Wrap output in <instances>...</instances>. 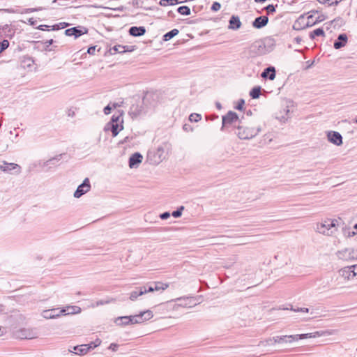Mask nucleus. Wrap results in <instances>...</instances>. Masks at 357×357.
<instances>
[{
    "label": "nucleus",
    "mask_w": 357,
    "mask_h": 357,
    "mask_svg": "<svg viewBox=\"0 0 357 357\" xmlns=\"http://www.w3.org/2000/svg\"><path fill=\"white\" fill-rule=\"evenodd\" d=\"M36 333L30 328H21L15 332V336L20 339H32Z\"/></svg>",
    "instance_id": "9d476101"
},
{
    "label": "nucleus",
    "mask_w": 357,
    "mask_h": 357,
    "mask_svg": "<svg viewBox=\"0 0 357 357\" xmlns=\"http://www.w3.org/2000/svg\"><path fill=\"white\" fill-rule=\"evenodd\" d=\"M320 336L319 332H315L314 333H305L301 335H283V336H275V340H273L276 344L282 343H291L294 341L305 338H312Z\"/></svg>",
    "instance_id": "7ed1b4c3"
},
{
    "label": "nucleus",
    "mask_w": 357,
    "mask_h": 357,
    "mask_svg": "<svg viewBox=\"0 0 357 357\" xmlns=\"http://www.w3.org/2000/svg\"><path fill=\"white\" fill-rule=\"evenodd\" d=\"M113 50L116 53H123L127 51V50H126V46H123V45H115L113 47Z\"/></svg>",
    "instance_id": "f704fd0d"
},
{
    "label": "nucleus",
    "mask_w": 357,
    "mask_h": 357,
    "mask_svg": "<svg viewBox=\"0 0 357 357\" xmlns=\"http://www.w3.org/2000/svg\"><path fill=\"white\" fill-rule=\"evenodd\" d=\"M131 319L130 316H123L119 317L116 318L114 321L115 324L119 326H125L128 325H131Z\"/></svg>",
    "instance_id": "6ab92c4d"
},
{
    "label": "nucleus",
    "mask_w": 357,
    "mask_h": 357,
    "mask_svg": "<svg viewBox=\"0 0 357 357\" xmlns=\"http://www.w3.org/2000/svg\"><path fill=\"white\" fill-rule=\"evenodd\" d=\"M336 222V220L326 219L317 224L316 231L326 236H332L337 230Z\"/></svg>",
    "instance_id": "f257e3e1"
},
{
    "label": "nucleus",
    "mask_w": 357,
    "mask_h": 357,
    "mask_svg": "<svg viewBox=\"0 0 357 357\" xmlns=\"http://www.w3.org/2000/svg\"><path fill=\"white\" fill-rule=\"evenodd\" d=\"M273 340H275V337L268 338V339H266L264 341L260 342L259 344L260 345H263V346H272V345H274L275 344H276V342H275L273 341Z\"/></svg>",
    "instance_id": "473e14b6"
},
{
    "label": "nucleus",
    "mask_w": 357,
    "mask_h": 357,
    "mask_svg": "<svg viewBox=\"0 0 357 357\" xmlns=\"http://www.w3.org/2000/svg\"><path fill=\"white\" fill-rule=\"evenodd\" d=\"M265 10L267 11L268 14L273 13L275 12V7L273 5H268L265 8Z\"/></svg>",
    "instance_id": "58836bf2"
},
{
    "label": "nucleus",
    "mask_w": 357,
    "mask_h": 357,
    "mask_svg": "<svg viewBox=\"0 0 357 357\" xmlns=\"http://www.w3.org/2000/svg\"><path fill=\"white\" fill-rule=\"evenodd\" d=\"M124 9V7L123 6H120V7H118V8H114L113 10H116V11H123Z\"/></svg>",
    "instance_id": "5fc2aeb1"
},
{
    "label": "nucleus",
    "mask_w": 357,
    "mask_h": 357,
    "mask_svg": "<svg viewBox=\"0 0 357 357\" xmlns=\"http://www.w3.org/2000/svg\"><path fill=\"white\" fill-rule=\"evenodd\" d=\"M268 22L267 16H260L257 17L252 22V26L256 29H261L265 26Z\"/></svg>",
    "instance_id": "4468645a"
},
{
    "label": "nucleus",
    "mask_w": 357,
    "mask_h": 357,
    "mask_svg": "<svg viewBox=\"0 0 357 357\" xmlns=\"http://www.w3.org/2000/svg\"><path fill=\"white\" fill-rule=\"evenodd\" d=\"M190 13V9L188 6H180V14L188 15Z\"/></svg>",
    "instance_id": "c9c22d12"
},
{
    "label": "nucleus",
    "mask_w": 357,
    "mask_h": 357,
    "mask_svg": "<svg viewBox=\"0 0 357 357\" xmlns=\"http://www.w3.org/2000/svg\"><path fill=\"white\" fill-rule=\"evenodd\" d=\"M170 215H171V214L169 212H165L160 215V218L162 220H167V218H169L170 217Z\"/></svg>",
    "instance_id": "79ce46f5"
},
{
    "label": "nucleus",
    "mask_w": 357,
    "mask_h": 357,
    "mask_svg": "<svg viewBox=\"0 0 357 357\" xmlns=\"http://www.w3.org/2000/svg\"><path fill=\"white\" fill-rule=\"evenodd\" d=\"M64 309L66 310L65 314H77L81 312V308L78 306H68Z\"/></svg>",
    "instance_id": "393cba45"
},
{
    "label": "nucleus",
    "mask_w": 357,
    "mask_h": 357,
    "mask_svg": "<svg viewBox=\"0 0 357 357\" xmlns=\"http://www.w3.org/2000/svg\"><path fill=\"white\" fill-rule=\"evenodd\" d=\"M295 312H308L309 309L306 307H298L297 309H291Z\"/></svg>",
    "instance_id": "49530a36"
},
{
    "label": "nucleus",
    "mask_w": 357,
    "mask_h": 357,
    "mask_svg": "<svg viewBox=\"0 0 357 357\" xmlns=\"http://www.w3.org/2000/svg\"><path fill=\"white\" fill-rule=\"evenodd\" d=\"M153 317V312L147 310L140 312L138 314L130 315L131 325L144 323Z\"/></svg>",
    "instance_id": "39448f33"
},
{
    "label": "nucleus",
    "mask_w": 357,
    "mask_h": 357,
    "mask_svg": "<svg viewBox=\"0 0 357 357\" xmlns=\"http://www.w3.org/2000/svg\"><path fill=\"white\" fill-rule=\"evenodd\" d=\"M284 111L285 112L286 114L288 115L289 112V109H288V107H286Z\"/></svg>",
    "instance_id": "bf43d9fd"
},
{
    "label": "nucleus",
    "mask_w": 357,
    "mask_h": 357,
    "mask_svg": "<svg viewBox=\"0 0 357 357\" xmlns=\"http://www.w3.org/2000/svg\"><path fill=\"white\" fill-rule=\"evenodd\" d=\"M96 51V46H91L88 48L87 52L89 54H94Z\"/></svg>",
    "instance_id": "09e8293b"
},
{
    "label": "nucleus",
    "mask_w": 357,
    "mask_h": 357,
    "mask_svg": "<svg viewBox=\"0 0 357 357\" xmlns=\"http://www.w3.org/2000/svg\"><path fill=\"white\" fill-rule=\"evenodd\" d=\"M118 348H119V344H117L116 343H112L109 346V349H111L113 351H117Z\"/></svg>",
    "instance_id": "de8ad7c7"
},
{
    "label": "nucleus",
    "mask_w": 357,
    "mask_h": 357,
    "mask_svg": "<svg viewBox=\"0 0 357 357\" xmlns=\"http://www.w3.org/2000/svg\"><path fill=\"white\" fill-rule=\"evenodd\" d=\"M114 301H115L114 298H109V299H106V300H100V301H97L96 303L92 304V307H98L99 305L109 304V303L114 302Z\"/></svg>",
    "instance_id": "c85d7f7f"
},
{
    "label": "nucleus",
    "mask_w": 357,
    "mask_h": 357,
    "mask_svg": "<svg viewBox=\"0 0 357 357\" xmlns=\"http://www.w3.org/2000/svg\"><path fill=\"white\" fill-rule=\"evenodd\" d=\"M4 333V328H0V336L2 335Z\"/></svg>",
    "instance_id": "13d9d810"
},
{
    "label": "nucleus",
    "mask_w": 357,
    "mask_h": 357,
    "mask_svg": "<svg viewBox=\"0 0 357 357\" xmlns=\"http://www.w3.org/2000/svg\"><path fill=\"white\" fill-rule=\"evenodd\" d=\"M351 268V272L353 273L354 277L357 276V264L349 266Z\"/></svg>",
    "instance_id": "a18cd8bd"
},
{
    "label": "nucleus",
    "mask_w": 357,
    "mask_h": 357,
    "mask_svg": "<svg viewBox=\"0 0 357 357\" xmlns=\"http://www.w3.org/2000/svg\"><path fill=\"white\" fill-rule=\"evenodd\" d=\"M261 77L263 78H267L270 80H273L275 77V70L274 67H268L266 68L263 73H261Z\"/></svg>",
    "instance_id": "b1692460"
},
{
    "label": "nucleus",
    "mask_w": 357,
    "mask_h": 357,
    "mask_svg": "<svg viewBox=\"0 0 357 357\" xmlns=\"http://www.w3.org/2000/svg\"><path fill=\"white\" fill-rule=\"evenodd\" d=\"M184 209V207L183 206H180V217L182 215V211Z\"/></svg>",
    "instance_id": "052dcab7"
},
{
    "label": "nucleus",
    "mask_w": 357,
    "mask_h": 357,
    "mask_svg": "<svg viewBox=\"0 0 357 357\" xmlns=\"http://www.w3.org/2000/svg\"><path fill=\"white\" fill-rule=\"evenodd\" d=\"M202 119V115L197 113L191 114L189 116V121L190 122H198Z\"/></svg>",
    "instance_id": "72a5a7b5"
},
{
    "label": "nucleus",
    "mask_w": 357,
    "mask_h": 357,
    "mask_svg": "<svg viewBox=\"0 0 357 357\" xmlns=\"http://www.w3.org/2000/svg\"><path fill=\"white\" fill-rule=\"evenodd\" d=\"M56 0H54V1H56Z\"/></svg>",
    "instance_id": "774afa93"
},
{
    "label": "nucleus",
    "mask_w": 357,
    "mask_h": 357,
    "mask_svg": "<svg viewBox=\"0 0 357 357\" xmlns=\"http://www.w3.org/2000/svg\"><path fill=\"white\" fill-rule=\"evenodd\" d=\"M221 4L218 2H214L211 6V10L213 11H218L220 9Z\"/></svg>",
    "instance_id": "a19ab883"
},
{
    "label": "nucleus",
    "mask_w": 357,
    "mask_h": 357,
    "mask_svg": "<svg viewBox=\"0 0 357 357\" xmlns=\"http://www.w3.org/2000/svg\"><path fill=\"white\" fill-rule=\"evenodd\" d=\"M47 27H48V26H47V25H45V24H43V25H40V26H38V29L44 31V30H45V29H46V28H47Z\"/></svg>",
    "instance_id": "864d4df0"
},
{
    "label": "nucleus",
    "mask_w": 357,
    "mask_h": 357,
    "mask_svg": "<svg viewBox=\"0 0 357 357\" xmlns=\"http://www.w3.org/2000/svg\"><path fill=\"white\" fill-rule=\"evenodd\" d=\"M137 4H138V1H137V0H135V2H133V5L135 6Z\"/></svg>",
    "instance_id": "e2e57ef3"
},
{
    "label": "nucleus",
    "mask_w": 357,
    "mask_h": 357,
    "mask_svg": "<svg viewBox=\"0 0 357 357\" xmlns=\"http://www.w3.org/2000/svg\"><path fill=\"white\" fill-rule=\"evenodd\" d=\"M90 189L91 185L89 179L88 178H86L84 180L83 183L77 187V190L74 192V197L76 198H79L83 195L89 192Z\"/></svg>",
    "instance_id": "6e6552de"
},
{
    "label": "nucleus",
    "mask_w": 357,
    "mask_h": 357,
    "mask_svg": "<svg viewBox=\"0 0 357 357\" xmlns=\"http://www.w3.org/2000/svg\"><path fill=\"white\" fill-rule=\"evenodd\" d=\"M187 0H180V3L185 2Z\"/></svg>",
    "instance_id": "0e129e2a"
},
{
    "label": "nucleus",
    "mask_w": 357,
    "mask_h": 357,
    "mask_svg": "<svg viewBox=\"0 0 357 357\" xmlns=\"http://www.w3.org/2000/svg\"><path fill=\"white\" fill-rule=\"evenodd\" d=\"M202 301V298L201 296H181L180 297V307H192L201 303Z\"/></svg>",
    "instance_id": "423d86ee"
},
{
    "label": "nucleus",
    "mask_w": 357,
    "mask_h": 357,
    "mask_svg": "<svg viewBox=\"0 0 357 357\" xmlns=\"http://www.w3.org/2000/svg\"><path fill=\"white\" fill-rule=\"evenodd\" d=\"M123 129V126L122 124H119V123H112V127H111V131L112 132V135L114 137H116L120 130H121Z\"/></svg>",
    "instance_id": "a878e982"
},
{
    "label": "nucleus",
    "mask_w": 357,
    "mask_h": 357,
    "mask_svg": "<svg viewBox=\"0 0 357 357\" xmlns=\"http://www.w3.org/2000/svg\"><path fill=\"white\" fill-rule=\"evenodd\" d=\"M236 135L241 139H249L255 137L260 131L259 128L244 126L241 121L236 127Z\"/></svg>",
    "instance_id": "f03ea898"
},
{
    "label": "nucleus",
    "mask_w": 357,
    "mask_h": 357,
    "mask_svg": "<svg viewBox=\"0 0 357 357\" xmlns=\"http://www.w3.org/2000/svg\"><path fill=\"white\" fill-rule=\"evenodd\" d=\"M73 349L75 351V354L84 355L92 349V346L91 344H82L80 346H75Z\"/></svg>",
    "instance_id": "4be33fe9"
},
{
    "label": "nucleus",
    "mask_w": 357,
    "mask_h": 357,
    "mask_svg": "<svg viewBox=\"0 0 357 357\" xmlns=\"http://www.w3.org/2000/svg\"><path fill=\"white\" fill-rule=\"evenodd\" d=\"M18 169V173H20L21 172V167L15 163H8L6 161L3 162L2 165H0V169H1L3 172H6L7 170L10 169Z\"/></svg>",
    "instance_id": "5701e85b"
},
{
    "label": "nucleus",
    "mask_w": 357,
    "mask_h": 357,
    "mask_svg": "<svg viewBox=\"0 0 357 357\" xmlns=\"http://www.w3.org/2000/svg\"><path fill=\"white\" fill-rule=\"evenodd\" d=\"M146 33V29L144 26H132L129 29V33L135 37L142 36Z\"/></svg>",
    "instance_id": "aec40b11"
},
{
    "label": "nucleus",
    "mask_w": 357,
    "mask_h": 357,
    "mask_svg": "<svg viewBox=\"0 0 357 357\" xmlns=\"http://www.w3.org/2000/svg\"><path fill=\"white\" fill-rule=\"evenodd\" d=\"M351 268L349 266L340 268L338 271L340 276L346 281L352 280L354 277Z\"/></svg>",
    "instance_id": "ddd939ff"
},
{
    "label": "nucleus",
    "mask_w": 357,
    "mask_h": 357,
    "mask_svg": "<svg viewBox=\"0 0 357 357\" xmlns=\"http://www.w3.org/2000/svg\"><path fill=\"white\" fill-rule=\"evenodd\" d=\"M9 46V42L7 40H3L0 43V52H2Z\"/></svg>",
    "instance_id": "e433bc0d"
},
{
    "label": "nucleus",
    "mask_w": 357,
    "mask_h": 357,
    "mask_svg": "<svg viewBox=\"0 0 357 357\" xmlns=\"http://www.w3.org/2000/svg\"><path fill=\"white\" fill-rule=\"evenodd\" d=\"M138 106L132 105L130 108V114L134 116L139 114L140 111L137 109Z\"/></svg>",
    "instance_id": "4c0bfd02"
},
{
    "label": "nucleus",
    "mask_w": 357,
    "mask_h": 357,
    "mask_svg": "<svg viewBox=\"0 0 357 357\" xmlns=\"http://www.w3.org/2000/svg\"><path fill=\"white\" fill-rule=\"evenodd\" d=\"M172 215L174 218H178V208L174 211L172 213Z\"/></svg>",
    "instance_id": "3c124183"
},
{
    "label": "nucleus",
    "mask_w": 357,
    "mask_h": 357,
    "mask_svg": "<svg viewBox=\"0 0 357 357\" xmlns=\"http://www.w3.org/2000/svg\"><path fill=\"white\" fill-rule=\"evenodd\" d=\"M111 110H112V107H110L109 105H107L105 108H104V113L105 114H109L110 112H111Z\"/></svg>",
    "instance_id": "8fccbe9b"
},
{
    "label": "nucleus",
    "mask_w": 357,
    "mask_h": 357,
    "mask_svg": "<svg viewBox=\"0 0 357 357\" xmlns=\"http://www.w3.org/2000/svg\"><path fill=\"white\" fill-rule=\"evenodd\" d=\"M245 104L244 100L241 99L239 100L238 104L236 106V109L238 110H241L243 109V105Z\"/></svg>",
    "instance_id": "c03bdc74"
},
{
    "label": "nucleus",
    "mask_w": 357,
    "mask_h": 357,
    "mask_svg": "<svg viewBox=\"0 0 357 357\" xmlns=\"http://www.w3.org/2000/svg\"><path fill=\"white\" fill-rule=\"evenodd\" d=\"M228 28L231 30H237L241 26V22L238 16L232 15L229 22Z\"/></svg>",
    "instance_id": "dca6fc26"
},
{
    "label": "nucleus",
    "mask_w": 357,
    "mask_h": 357,
    "mask_svg": "<svg viewBox=\"0 0 357 357\" xmlns=\"http://www.w3.org/2000/svg\"><path fill=\"white\" fill-rule=\"evenodd\" d=\"M146 293L153 292L154 291H162L165 290L168 287V284L162 283L160 282H153L150 284H147L145 286Z\"/></svg>",
    "instance_id": "9b49d317"
},
{
    "label": "nucleus",
    "mask_w": 357,
    "mask_h": 357,
    "mask_svg": "<svg viewBox=\"0 0 357 357\" xmlns=\"http://www.w3.org/2000/svg\"><path fill=\"white\" fill-rule=\"evenodd\" d=\"M146 294V287H140L136 288L135 290L132 291L130 294V299L132 301H135L139 296H142Z\"/></svg>",
    "instance_id": "a211bd4d"
},
{
    "label": "nucleus",
    "mask_w": 357,
    "mask_h": 357,
    "mask_svg": "<svg viewBox=\"0 0 357 357\" xmlns=\"http://www.w3.org/2000/svg\"><path fill=\"white\" fill-rule=\"evenodd\" d=\"M216 107H217V108H218V109H221V107H221V105H220V102H217V103H216Z\"/></svg>",
    "instance_id": "4d7b16f0"
},
{
    "label": "nucleus",
    "mask_w": 357,
    "mask_h": 357,
    "mask_svg": "<svg viewBox=\"0 0 357 357\" xmlns=\"http://www.w3.org/2000/svg\"><path fill=\"white\" fill-rule=\"evenodd\" d=\"M123 118L122 114H119L118 115L114 114L112 117V123H119L122 124Z\"/></svg>",
    "instance_id": "2f4dec72"
},
{
    "label": "nucleus",
    "mask_w": 357,
    "mask_h": 357,
    "mask_svg": "<svg viewBox=\"0 0 357 357\" xmlns=\"http://www.w3.org/2000/svg\"><path fill=\"white\" fill-rule=\"evenodd\" d=\"M102 341L98 338L96 339L94 342H92L91 343H89V344H91L92 346V349L98 347L99 345H100Z\"/></svg>",
    "instance_id": "ea45409f"
},
{
    "label": "nucleus",
    "mask_w": 357,
    "mask_h": 357,
    "mask_svg": "<svg viewBox=\"0 0 357 357\" xmlns=\"http://www.w3.org/2000/svg\"><path fill=\"white\" fill-rule=\"evenodd\" d=\"M178 33V30L176 29H172V31H170L169 32L165 33L164 36H163V39L165 41H167V40H169L170 39H172L173 37H174L175 36H176L177 34Z\"/></svg>",
    "instance_id": "bb28decb"
},
{
    "label": "nucleus",
    "mask_w": 357,
    "mask_h": 357,
    "mask_svg": "<svg viewBox=\"0 0 357 357\" xmlns=\"http://www.w3.org/2000/svg\"><path fill=\"white\" fill-rule=\"evenodd\" d=\"M86 33H87V30L86 29H85L84 31H83L82 29H79L77 27L70 28L65 31V33L66 36H74L75 38L79 37L80 36H82Z\"/></svg>",
    "instance_id": "2eb2a0df"
},
{
    "label": "nucleus",
    "mask_w": 357,
    "mask_h": 357,
    "mask_svg": "<svg viewBox=\"0 0 357 357\" xmlns=\"http://www.w3.org/2000/svg\"><path fill=\"white\" fill-rule=\"evenodd\" d=\"M159 3L162 6H167L168 5L178 4V0H160Z\"/></svg>",
    "instance_id": "7c9ffc66"
},
{
    "label": "nucleus",
    "mask_w": 357,
    "mask_h": 357,
    "mask_svg": "<svg viewBox=\"0 0 357 357\" xmlns=\"http://www.w3.org/2000/svg\"><path fill=\"white\" fill-rule=\"evenodd\" d=\"M260 93H261V89L260 87H255L253 88L250 92V96L252 98H258L260 96Z\"/></svg>",
    "instance_id": "c756f323"
},
{
    "label": "nucleus",
    "mask_w": 357,
    "mask_h": 357,
    "mask_svg": "<svg viewBox=\"0 0 357 357\" xmlns=\"http://www.w3.org/2000/svg\"><path fill=\"white\" fill-rule=\"evenodd\" d=\"M324 31L322 29L319 28L312 31L310 36L312 39H314L315 36H324Z\"/></svg>",
    "instance_id": "cd10ccee"
},
{
    "label": "nucleus",
    "mask_w": 357,
    "mask_h": 357,
    "mask_svg": "<svg viewBox=\"0 0 357 357\" xmlns=\"http://www.w3.org/2000/svg\"><path fill=\"white\" fill-rule=\"evenodd\" d=\"M336 256L339 260L350 262L357 260V249L353 248H347L338 250Z\"/></svg>",
    "instance_id": "20e7f679"
},
{
    "label": "nucleus",
    "mask_w": 357,
    "mask_h": 357,
    "mask_svg": "<svg viewBox=\"0 0 357 357\" xmlns=\"http://www.w3.org/2000/svg\"><path fill=\"white\" fill-rule=\"evenodd\" d=\"M356 123H357V119L356 120Z\"/></svg>",
    "instance_id": "338daca9"
},
{
    "label": "nucleus",
    "mask_w": 357,
    "mask_h": 357,
    "mask_svg": "<svg viewBox=\"0 0 357 357\" xmlns=\"http://www.w3.org/2000/svg\"><path fill=\"white\" fill-rule=\"evenodd\" d=\"M240 121H241L238 119V116L236 114V113L230 111L225 116H222V128L226 127L228 125H231L237 127L236 123H239Z\"/></svg>",
    "instance_id": "0eeeda50"
},
{
    "label": "nucleus",
    "mask_w": 357,
    "mask_h": 357,
    "mask_svg": "<svg viewBox=\"0 0 357 357\" xmlns=\"http://www.w3.org/2000/svg\"><path fill=\"white\" fill-rule=\"evenodd\" d=\"M327 137L330 142L337 146L342 144V137L338 132L331 131L328 133Z\"/></svg>",
    "instance_id": "f8f14e48"
},
{
    "label": "nucleus",
    "mask_w": 357,
    "mask_h": 357,
    "mask_svg": "<svg viewBox=\"0 0 357 357\" xmlns=\"http://www.w3.org/2000/svg\"><path fill=\"white\" fill-rule=\"evenodd\" d=\"M53 42H54L53 40L50 39V40H46L45 43L46 44L47 46H50L53 43Z\"/></svg>",
    "instance_id": "603ef678"
},
{
    "label": "nucleus",
    "mask_w": 357,
    "mask_h": 357,
    "mask_svg": "<svg viewBox=\"0 0 357 357\" xmlns=\"http://www.w3.org/2000/svg\"><path fill=\"white\" fill-rule=\"evenodd\" d=\"M117 106H119V105L117 103L113 104V107L116 108Z\"/></svg>",
    "instance_id": "680f3d73"
},
{
    "label": "nucleus",
    "mask_w": 357,
    "mask_h": 357,
    "mask_svg": "<svg viewBox=\"0 0 357 357\" xmlns=\"http://www.w3.org/2000/svg\"><path fill=\"white\" fill-rule=\"evenodd\" d=\"M347 42V36L346 34L342 33L338 36L337 40L334 43V47L337 50L345 46Z\"/></svg>",
    "instance_id": "412c9836"
},
{
    "label": "nucleus",
    "mask_w": 357,
    "mask_h": 357,
    "mask_svg": "<svg viewBox=\"0 0 357 357\" xmlns=\"http://www.w3.org/2000/svg\"><path fill=\"white\" fill-rule=\"evenodd\" d=\"M183 129L185 131H186V132H192V131L193 130L192 127L190 125L187 124V123H185V124H184V125L183 126Z\"/></svg>",
    "instance_id": "37998d69"
},
{
    "label": "nucleus",
    "mask_w": 357,
    "mask_h": 357,
    "mask_svg": "<svg viewBox=\"0 0 357 357\" xmlns=\"http://www.w3.org/2000/svg\"><path fill=\"white\" fill-rule=\"evenodd\" d=\"M66 310L62 309L61 310H58V309H50V310H43L41 313V315L45 319H55L61 316V314L66 313Z\"/></svg>",
    "instance_id": "1a4fd4ad"
},
{
    "label": "nucleus",
    "mask_w": 357,
    "mask_h": 357,
    "mask_svg": "<svg viewBox=\"0 0 357 357\" xmlns=\"http://www.w3.org/2000/svg\"><path fill=\"white\" fill-rule=\"evenodd\" d=\"M142 155L139 153L132 154L129 159V166L133 168L142 162Z\"/></svg>",
    "instance_id": "f3484780"
},
{
    "label": "nucleus",
    "mask_w": 357,
    "mask_h": 357,
    "mask_svg": "<svg viewBox=\"0 0 357 357\" xmlns=\"http://www.w3.org/2000/svg\"><path fill=\"white\" fill-rule=\"evenodd\" d=\"M354 228L357 229V224L355 225Z\"/></svg>",
    "instance_id": "69168bd1"
},
{
    "label": "nucleus",
    "mask_w": 357,
    "mask_h": 357,
    "mask_svg": "<svg viewBox=\"0 0 357 357\" xmlns=\"http://www.w3.org/2000/svg\"><path fill=\"white\" fill-rule=\"evenodd\" d=\"M266 0H255V2L256 3H263L266 1Z\"/></svg>",
    "instance_id": "6e6d98bb"
}]
</instances>
